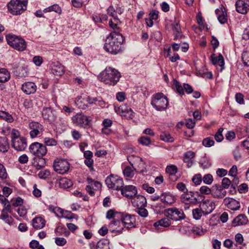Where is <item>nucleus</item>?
<instances>
[{"instance_id":"f257e3e1","label":"nucleus","mask_w":249,"mask_h":249,"mask_svg":"<svg viewBox=\"0 0 249 249\" xmlns=\"http://www.w3.org/2000/svg\"><path fill=\"white\" fill-rule=\"evenodd\" d=\"M124 41V37L121 34L116 31L112 32L107 38L104 48L107 52L116 54L121 52Z\"/></svg>"},{"instance_id":"f03ea898","label":"nucleus","mask_w":249,"mask_h":249,"mask_svg":"<svg viewBox=\"0 0 249 249\" xmlns=\"http://www.w3.org/2000/svg\"><path fill=\"white\" fill-rule=\"evenodd\" d=\"M120 73L115 69L107 67L99 75L98 79L108 85H115L121 77Z\"/></svg>"},{"instance_id":"7ed1b4c3","label":"nucleus","mask_w":249,"mask_h":249,"mask_svg":"<svg viewBox=\"0 0 249 249\" xmlns=\"http://www.w3.org/2000/svg\"><path fill=\"white\" fill-rule=\"evenodd\" d=\"M6 39L8 45L15 50L22 52L26 49V42L21 37L9 34L6 36Z\"/></svg>"},{"instance_id":"20e7f679","label":"nucleus","mask_w":249,"mask_h":249,"mask_svg":"<svg viewBox=\"0 0 249 249\" xmlns=\"http://www.w3.org/2000/svg\"><path fill=\"white\" fill-rule=\"evenodd\" d=\"M27 0H11L7 4L9 11L13 15H20L26 10Z\"/></svg>"},{"instance_id":"39448f33","label":"nucleus","mask_w":249,"mask_h":249,"mask_svg":"<svg viewBox=\"0 0 249 249\" xmlns=\"http://www.w3.org/2000/svg\"><path fill=\"white\" fill-rule=\"evenodd\" d=\"M151 105L158 111L165 110L168 105L167 98L162 93H157L153 95Z\"/></svg>"},{"instance_id":"423d86ee","label":"nucleus","mask_w":249,"mask_h":249,"mask_svg":"<svg viewBox=\"0 0 249 249\" xmlns=\"http://www.w3.org/2000/svg\"><path fill=\"white\" fill-rule=\"evenodd\" d=\"M106 184L109 188L116 190H120L124 185V181L122 178L113 174L108 176L105 180Z\"/></svg>"},{"instance_id":"0eeeda50","label":"nucleus","mask_w":249,"mask_h":249,"mask_svg":"<svg viewBox=\"0 0 249 249\" xmlns=\"http://www.w3.org/2000/svg\"><path fill=\"white\" fill-rule=\"evenodd\" d=\"M29 150L30 153L37 157H43L47 152L46 146L38 142L32 143L30 145Z\"/></svg>"},{"instance_id":"6e6552de","label":"nucleus","mask_w":249,"mask_h":249,"mask_svg":"<svg viewBox=\"0 0 249 249\" xmlns=\"http://www.w3.org/2000/svg\"><path fill=\"white\" fill-rule=\"evenodd\" d=\"M127 160L135 171L140 173L146 171L145 163L141 158L132 155L127 157Z\"/></svg>"},{"instance_id":"1a4fd4ad","label":"nucleus","mask_w":249,"mask_h":249,"mask_svg":"<svg viewBox=\"0 0 249 249\" xmlns=\"http://www.w3.org/2000/svg\"><path fill=\"white\" fill-rule=\"evenodd\" d=\"M164 214L168 217L176 221L185 218V215L183 210L176 208H171L166 210Z\"/></svg>"},{"instance_id":"9d476101","label":"nucleus","mask_w":249,"mask_h":249,"mask_svg":"<svg viewBox=\"0 0 249 249\" xmlns=\"http://www.w3.org/2000/svg\"><path fill=\"white\" fill-rule=\"evenodd\" d=\"M54 170L57 173L63 174L67 173L70 169L69 162L65 159H57L53 162Z\"/></svg>"},{"instance_id":"9b49d317","label":"nucleus","mask_w":249,"mask_h":249,"mask_svg":"<svg viewBox=\"0 0 249 249\" xmlns=\"http://www.w3.org/2000/svg\"><path fill=\"white\" fill-rule=\"evenodd\" d=\"M119 218L122 220L124 228L130 229L135 227L136 219L134 215L121 213Z\"/></svg>"},{"instance_id":"f8f14e48","label":"nucleus","mask_w":249,"mask_h":249,"mask_svg":"<svg viewBox=\"0 0 249 249\" xmlns=\"http://www.w3.org/2000/svg\"><path fill=\"white\" fill-rule=\"evenodd\" d=\"M28 126L30 129L29 134L32 138L37 137L44 131L43 125L37 122L32 121L29 123Z\"/></svg>"},{"instance_id":"ddd939ff","label":"nucleus","mask_w":249,"mask_h":249,"mask_svg":"<svg viewBox=\"0 0 249 249\" xmlns=\"http://www.w3.org/2000/svg\"><path fill=\"white\" fill-rule=\"evenodd\" d=\"M72 122L80 127H86L89 125L88 117L82 114L77 113L72 117Z\"/></svg>"},{"instance_id":"4468645a","label":"nucleus","mask_w":249,"mask_h":249,"mask_svg":"<svg viewBox=\"0 0 249 249\" xmlns=\"http://www.w3.org/2000/svg\"><path fill=\"white\" fill-rule=\"evenodd\" d=\"M124 229V225L120 218L114 219L108 224V229L111 232L121 233Z\"/></svg>"},{"instance_id":"2eb2a0df","label":"nucleus","mask_w":249,"mask_h":249,"mask_svg":"<svg viewBox=\"0 0 249 249\" xmlns=\"http://www.w3.org/2000/svg\"><path fill=\"white\" fill-rule=\"evenodd\" d=\"M115 112L122 116L127 118H132L133 116V112L131 108L126 105L124 104L118 107H115Z\"/></svg>"},{"instance_id":"dca6fc26","label":"nucleus","mask_w":249,"mask_h":249,"mask_svg":"<svg viewBox=\"0 0 249 249\" xmlns=\"http://www.w3.org/2000/svg\"><path fill=\"white\" fill-rule=\"evenodd\" d=\"M235 5L238 13L246 14L249 10V0H237Z\"/></svg>"},{"instance_id":"f3484780","label":"nucleus","mask_w":249,"mask_h":249,"mask_svg":"<svg viewBox=\"0 0 249 249\" xmlns=\"http://www.w3.org/2000/svg\"><path fill=\"white\" fill-rule=\"evenodd\" d=\"M199 207L202 209L203 214L207 215L214 209L215 204L212 200L206 199L200 203Z\"/></svg>"},{"instance_id":"a211bd4d","label":"nucleus","mask_w":249,"mask_h":249,"mask_svg":"<svg viewBox=\"0 0 249 249\" xmlns=\"http://www.w3.org/2000/svg\"><path fill=\"white\" fill-rule=\"evenodd\" d=\"M122 195L128 198H132L137 194V190L134 186L126 185L120 189Z\"/></svg>"},{"instance_id":"6ab92c4d","label":"nucleus","mask_w":249,"mask_h":249,"mask_svg":"<svg viewBox=\"0 0 249 249\" xmlns=\"http://www.w3.org/2000/svg\"><path fill=\"white\" fill-rule=\"evenodd\" d=\"M223 203L229 209L233 211L238 210L240 208V202L232 198H225L223 200Z\"/></svg>"},{"instance_id":"aec40b11","label":"nucleus","mask_w":249,"mask_h":249,"mask_svg":"<svg viewBox=\"0 0 249 249\" xmlns=\"http://www.w3.org/2000/svg\"><path fill=\"white\" fill-rule=\"evenodd\" d=\"M12 146L17 151L24 150L27 146L26 139L22 137L12 140Z\"/></svg>"},{"instance_id":"412c9836","label":"nucleus","mask_w":249,"mask_h":249,"mask_svg":"<svg viewBox=\"0 0 249 249\" xmlns=\"http://www.w3.org/2000/svg\"><path fill=\"white\" fill-rule=\"evenodd\" d=\"M131 203L134 207L137 208L145 207L147 205L146 199L141 195L134 196L131 199Z\"/></svg>"},{"instance_id":"4be33fe9","label":"nucleus","mask_w":249,"mask_h":249,"mask_svg":"<svg viewBox=\"0 0 249 249\" xmlns=\"http://www.w3.org/2000/svg\"><path fill=\"white\" fill-rule=\"evenodd\" d=\"M211 61L213 65L216 66L220 67V71H222L224 69V59L222 54H219L218 56H215V54L211 55Z\"/></svg>"},{"instance_id":"5701e85b","label":"nucleus","mask_w":249,"mask_h":249,"mask_svg":"<svg viewBox=\"0 0 249 249\" xmlns=\"http://www.w3.org/2000/svg\"><path fill=\"white\" fill-rule=\"evenodd\" d=\"M21 89L26 94L34 93L36 90V84L31 82H26L22 85Z\"/></svg>"},{"instance_id":"b1692460","label":"nucleus","mask_w":249,"mask_h":249,"mask_svg":"<svg viewBox=\"0 0 249 249\" xmlns=\"http://www.w3.org/2000/svg\"><path fill=\"white\" fill-rule=\"evenodd\" d=\"M248 218L245 214H240L234 218L232 224L234 227L245 225L248 223Z\"/></svg>"},{"instance_id":"393cba45","label":"nucleus","mask_w":249,"mask_h":249,"mask_svg":"<svg viewBox=\"0 0 249 249\" xmlns=\"http://www.w3.org/2000/svg\"><path fill=\"white\" fill-rule=\"evenodd\" d=\"M42 115L44 119L49 121H53L56 117L54 112L50 107L43 108Z\"/></svg>"},{"instance_id":"a878e982","label":"nucleus","mask_w":249,"mask_h":249,"mask_svg":"<svg viewBox=\"0 0 249 249\" xmlns=\"http://www.w3.org/2000/svg\"><path fill=\"white\" fill-rule=\"evenodd\" d=\"M175 196L171 194L165 193L160 195V201L166 206L172 204L175 202Z\"/></svg>"},{"instance_id":"bb28decb","label":"nucleus","mask_w":249,"mask_h":249,"mask_svg":"<svg viewBox=\"0 0 249 249\" xmlns=\"http://www.w3.org/2000/svg\"><path fill=\"white\" fill-rule=\"evenodd\" d=\"M64 72V67L58 63L53 65L51 70V72L56 76H61Z\"/></svg>"},{"instance_id":"cd10ccee","label":"nucleus","mask_w":249,"mask_h":249,"mask_svg":"<svg viewBox=\"0 0 249 249\" xmlns=\"http://www.w3.org/2000/svg\"><path fill=\"white\" fill-rule=\"evenodd\" d=\"M180 199L181 202L186 204H196L197 202V198L192 197L186 193H184L181 196Z\"/></svg>"},{"instance_id":"c85d7f7f","label":"nucleus","mask_w":249,"mask_h":249,"mask_svg":"<svg viewBox=\"0 0 249 249\" xmlns=\"http://www.w3.org/2000/svg\"><path fill=\"white\" fill-rule=\"evenodd\" d=\"M32 225L36 229H40L45 225V220L41 217H37L32 220Z\"/></svg>"},{"instance_id":"c756f323","label":"nucleus","mask_w":249,"mask_h":249,"mask_svg":"<svg viewBox=\"0 0 249 249\" xmlns=\"http://www.w3.org/2000/svg\"><path fill=\"white\" fill-rule=\"evenodd\" d=\"M33 160V164L37 170L44 167L46 165L45 159L42 157L34 158Z\"/></svg>"},{"instance_id":"7c9ffc66","label":"nucleus","mask_w":249,"mask_h":249,"mask_svg":"<svg viewBox=\"0 0 249 249\" xmlns=\"http://www.w3.org/2000/svg\"><path fill=\"white\" fill-rule=\"evenodd\" d=\"M10 73L6 69H0V82L5 83L10 79Z\"/></svg>"},{"instance_id":"2f4dec72","label":"nucleus","mask_w":249,"mask_h":249,"mask_svg":"<svg viewBox=\"0 0 249 249\" xmlns=\"http://www.w3.org/2000/svg\"><path fill=\"white\" fill-rule=\"evenodd\" d=\"M9 148L8 140L6 137H0V151L2 152H7Z\"/></svg>"},{"instance_id":"473e14b6","label":"nucleus","mask_w":249,"mask_h":249,"mask_svg":"<svg viewBox=\"0 0 249 249\" xmlns=\"http://www.w3.org/2000/svg\"><path fill=\"white\" fill-rule=\"evenodd\" d=\"M59 183L60 187L64 189L69 188L73 185L72 181L65 178L60 179Z\"/></svg>"},{"instance_id":"72a5a7b5","label":"nucleus","mask_w":249,"mask_h":249,"mask_svg":"<svg viewBox=\"0 0 249 249\" xmlns=\"http://www.w3.org/2000/svg\"><path fill=\"white\" fill-rule=\"evenodd\" d=\"M52 11L55 12V13H58L59 15H60L62 13V9L61 7L56 4L50 6L43 10V12L44 13L50 12Z\"/></svg>"},{"instance_id":"f704fd0d","label":"nucleus","mask_w":249,"mask_h":249,"mask_svg":"<svg viewBox=\"0 0 249 249\" xmlns=\"http://www.w3.org/2000/svg\"><path fill=\"white\" fill-rule=\"evenodd\" d=\"M171 221L168 218H164L155 222L154 224V226L155 227H157L159 226L163 227H167L171 225Z\"/></svg>"},{"instance_id":"c9c22d12","label":"nucleus","mask_w":249,"mask_h":249,"mask_svg":"<svg viewBox=\"0 0 249 249\" xmlns=\"http://www.w3.org/2000/svg\"><path fill=\"white\" fill-rule=\"evenodd\" d=\"M0 118L8 123H12L14 120L12 115L4 111H0Z\"/></svg>"},{"instance_id":"e433bc0d","label":"nucleus","mask_w":249,"mask_h":249,"mask_svg":"<svg viewBox=\"0 0 249 249\" xmlns=\"http://www.w3.org/2000/svg\"><path fill=\"white\" fill-rule=\"evenodd\" d=\"M97 249H110L109 241L106 239H102L99 241L96 244Z\"/></svg>"},{"instance_id":"4c0bfd02","label":"nucleus","mask_w":249,"mask_h":249,"mask_svg":"<svg viewBox=\"0 0 249 249\" xmlns=\"http://www.w3.org/2000/svg\"><path fill=\"white\" fill-rule=\"evenodd\" d=\"M88 184H90L93 190H98L101 188V184L97 181H95L91 178H87Z\"/></svg>"},{"instance_id":"58836bf2","label":"nucleus","mask_w":249,"mask_h":249,"mask_svg":"<svg viewBox=\"0 0 249 249\" xmlns=\"http://www.w3.org/2000/svg\"><path fill=\"white\" fill-rule=\"evenodd\" d=\"M216 13L218 15L217 18L218 21L221 24H224L227 22V18L226 14L223 11H220L218 9L215 10Z\"/></svg>"},{"instance_id":"ea45409f","label":"nucleus","mask_w":249,"mask_h":249,"mask_svg":"<svg viewBox=\"0 0 249 249\" xmlns=\"http://www.w3.org/2000/svg\"><path fill=\"white\" fill-rule=\"evenodd\" d=\"M160 139L161 140L168 142H172L174 141V138L171 137L169 133L165 132L160 134Z\"/></svg>"},{"instance_id":"a19ab883","label":"nucleus","mask_w":249,"mask_h":249,"mask_svg":"<svg viewBox=\"0 0 249 249\" xmlns=\"http://www.w3.org/2000/svg\"><path fill=\"white\" fill-rule=\"evenodd\" d=\"M121 213L115 212L113 210H109L107 213L106 217L108 219H110L111 218H119L120 214H121Z\"/></svg>"},{"instance_id":"79ce46f5","label":"nucleus","mask_w":249,"mask_h":249,"mask_svg":"<svg viewBox=\"0 0 249 249\" xmlns=\"http://www.w3.org/2000/svg\"><path fill=\"white\" fill-rule=\"evenodd\" d=\"M43 142H44L45 146H55L57 143V141L54 139L50 137L44 138Z\"/></svg>"},{"instance_id":"37998d69","label":"nucleus","mask_w":249,"mask_h":249,"mask_svg":"<svg viewBox=\"0 0 249 249\" xmlns=\"http://www.w3.org/2000/svg\"><path fill=\"white\" fill-rule=\"evenodd\" d=\"M124 175L128 178H132L135 174V170H133L130 167H126L123 171Z\"/></svg>"},{"instance_id":"c03bdc74","label":"nucleus","mask_w":249,"mask_h":249,"mask_svg":"<svg viewBox=\"0 0 249 249\" xmlns=\"http://www.w3.org/2000/svg\"><path fill=\"white\" fill-rule=\"evenodd\" d=\"M192 214L193 217L196 220H199L201 217L203 212L202 209L200 208H196L193 210Z\"/></svg>"},{"instance_id":"a18cd8bd","label":"nucleus","mask_w":249,"mask_h":249,"mask_svg":"<svg viewBox=\"0 0 249 249\" xmlns=\"http://www.w3.org/2000/svg\"><path fill=\"white\" fill-rule=\"evenodd\" d=\"M195 153L191 151L186 152L184 154L183 161L184 162H189L195 157Z\"/></svg>"},{"instance_id":"49530a36","label":"nucleus","mask_w":249,"mask_h":249,"mask_svg":"<svg viewBox=\"0 0 249 249\" xmlns=\"http://www.w3.org/2000/svg\"><path fill=\"white\" fill-rule=\"evenodd\" d=\"M86 101L88 102L89 104H95V103L98 101V105L100 106H102L104 105L105 103L101 100H99L98 98H92L90 97H88L86 99Z\"/></svg>"},{"instance_id":"de8ad7c7","label":"nucleus","mask_w":249,"mask_h":249,"mask_svg":"<svg viewBox=\"0 0 249 249\" xmlns=\"http://www.w3.org/2000/svg\"><path fill=\"white\" fill-rule=\"evenodd\" d=\"M173 83L177 92L180 95L184 94V90L181 85L176 79H173Z\"/></svg>"},{"instance_id":"09e8293b","label":"nucleus","mask_w":249,"mask_h":249,"mask_svg":"<svg viewBox=\"0 0 249 249\" xmlns=\"http://www.w3.org/2000/svg\"><path fill=\"white\" fill-rule=\"evenodd\" d=\"M166 172L170 175H174L178 172V168L174 165H169L166 168Z\"/></svg>"},{"instance_id":"8fccbe9b","label":"nucleus","mask_w":249,"mask_h":249,"mask_svg":"<svg viewBox=\"0 0 249 249\" xmlns=\"http://www.w3.org/2000/svg\"><path fill=\"white\" fill-rule=\"evenodd\" d=\"M224 130L223 128H220L214 135V138L217 142H221L224 139L222 132Z\"/></svg>"},{"instance_id":"3c124183","label":"nucleus","mask_w":249,"mask_h":249,"mask_svg":"<svg viewBox=\"0 0 249 249\" xmlns=\"http://www.w3.org/2000/svg\"><path fill=\"white\" fill-rule=\"evenodd\" d=\"M138 141L141 144L145 146L149 145L151 142V139L149 138L144 136L140 137Z\"/></svg>"},{"instance_id":"603ef678","label":"nucleus","mask_w":249,"mask_h":249,"mask_svg":"<svg viewBox=\"0 0 249 249\" xmlns=\"http://www.w3.org/2000/svg\"><path fill=\"white\" fill-rule=\"evenodd\" d=\"M107 13L110 16L112 17L115 21H117L119 20L118 17L116 15L115 9L112 6H110L107 8Z\"/></svg>"},{"instance_id":"864d4df0","label":"nucleus","mask_w":249,"mask_h":249,"mask_svg":"<svg viewBox=\"0 0 249 249\" xmlns=\"http://www.w3.org/2000/svg\"><path fill=\"white\" fill-rule=\"evenodd\" d=\"M242 58L244 65L249 67V52L244 51L242 53Z\"/></svg>"},{"instance_id":"5fc2aeb1","label":"nucleus","mask_w":249,"mask_h":249,"mask_svg":"<svg viewBox=\"0 0 249 249\" xmlns=\"http://www.w3.org/2000/svg\"><path fill=\"white\" fill-rule=\"evenodd\" d=\"M202 180L204 183L208 185L211 184L213 180V176L210 174L205 175Z\"/></svg>"},{"instance_id":"6e6d98bb","label":"nucleus","mask_w":249,"mask_h":249,"mask_svg":"<svg viewBox=\"0 0 249 249\" xmlns=\"http://www.w3.org/2000/svg\"><path fill=\"white\" fill-rule=\"evenodd\" d=\"M49 210L55 213L56 215H58L59 213L62 214L63 210L59 207H54L53 205H50L48 208Z\"/></svg>"},{"instance_id":"4d7b16f0","label":"nucleus","mask_w":249,"mask_h":249,"mask_svg":"<svg viewBox=\"0 0 249 249\" xmlns=\"http://www.w3.org/2000/svg\"><path fill=\"white\" fill-rule=\"evenodd\" d=\"M212 195L214 197L217 198H222V195H221V191L219 188H217V187H214L213 189V187H212Z\"/></svg>"},{"instance_id":"13d9d810","label":"nucleus","mask_w":249,"mask_h":249,"mask_svg":"<svg viewBox=\"0 0 249 249\" xmlns=\"http://www.w3.org/2000/svg\"><path fill=\"white\" fill-rule=\"evenodd\" d=\"M202 144L204 146L209 147L214 145V142L210 138H206L203 140Z\"/></svg>"},{"instance_id":"bf43d9fd","label":"nucleus","mask_w":249,"mask_h":249,"mask_svg":"<svg viewBox=\"0 0 249 249\" xmlns=\"http://www.w3.org/2000/svg\"><path fill=\"white\" fill-rule=\"evenodd\" d=\"M7 173L6 169L3 164L0 163V178L2 179H6L7 177Z\"/></svg>"},{"instance_id":"052dcab7","label":"nucleus","mask_w":249,"mask_h":249,"mask_svg":"<svg viewBox=\"0 0 249 249\" xmlns=\"http://www.w3.org/2000/svg\"><path fill=\"white\" fill-rule=\"evenodd\" d=\"M192 231L194 234L197 235H202L205 232V231H203L201 227H194L192 229Z\"/></svg>"},{"instance_id":"680f3d73","label":"nucleus","mask_w":249,"mask_h":249,"mask_svg":"<svg viewBox=\"0 0 249 249\" xmlns=\"http://www.w3.org/2000/svg\"><path fill=\"white\" fill-rule=\"evenodd\" d=\"M202 179L201 175L200 174H197L194 176L192 178V181L196 185H199L203 180Z\"/></svg>"},{"instance_id":"e2e57ef3","label":"nucleus","mask_w":249,"mask_h":249,"mask_svg":"<svg viewBox=\"0 0 249 249\" xmlns=\"http://www.w3.org/2000/svg\"><path fill=\"white\" fill-rule=\"evenodd\" d=\"M33 62L36 66H40L42 64L43 60L40 56H35L33 58Z\"/></svg>"},{"instance_id":"0e129e2a","label":"nucleus","mask_w":249,"mask_h":249,"mask_svg":"<svg viewBox=\"0 0 249 249\" xmlns=\"http://www.w3.org/2000/svg\"><path fill=\"white\" fill-rule=\"evenodd\" d=\"M137 213L140 216L143 217H147L148 214V211L144 207L138 208Z\"/></svg>"},{"instance_id":"69168bd1","label":"nucleus","mask_w":249,"mask_h":249,"mask_svg":"<svg viewBox=\"0 0 249 249\" xmlns=\"http://www.w3.org/2000/svg\"><path fill=\"white\" fill-rule=\"evenodd\" d=\"M50 175V172L48 170L41 171L39 172L38 176L39 178L46 179Z\"/></svg>"},{"instance_id":"338daca9","label":"nucleus","mask_w":249,"mask_h":249,"mask_svg":"<svg viewBox=\"0 0 249 249\" xmlns=\"http://www.w3.org/2000/svg\"><path fill=\"white\" fill-rule=\"evenodd\" d=\"M55 243L59 246H63L66 244L67 241L64 238L56 237L55 238Z\"/></svg>"},{"instance_id":"774afa93","label":"nucleus","mask_w":249,"mask_h":249,"mask_svg":"<svg viewBox=\"0 0 249 249\" xmlns=\"http://www.w3.org/2000/svg\"><path fill=\"white\" fill-rule=\"evenodd\" d=\"M12 205L14 207L21 206L23 203V200L20 197H18L15 200H12Z\"/></svg>"}]
</instances>
